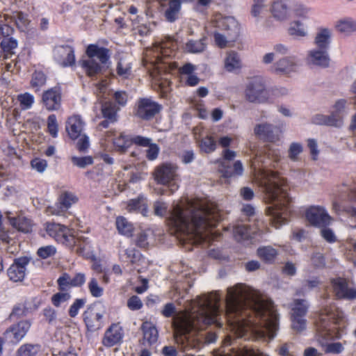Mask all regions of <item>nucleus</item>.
<instances>
[{
	"label": "nucleus",
	"mask_w": 356,
	"mask_h": 356,
	"mask_svg": "<svg viewBox=\"0 0 356 356\" xmlns=\"http://www.w3.org/2000/svg\"><path fill=\"white\" fill-rule=\"evenodd\" d=\"M220 296L216 293L202 295L193 301V312L184 313L176 316L172 322L175 338L185 349L200 348L202 337L198 331L202 330L210 325L222 327V311L220 307Z\"/></svg>",
	"instance_id": "1"
},
{
	"label": "nucleus",
	"mask_w": 356,
	"mask_h": 356,
	"mask_svg": "<svg viewBox=\"0 0 356 356\" xmlns=\"http://www.w3.org/2000/svg\"><path fill=\"white\" fill-rule=\"evenodd\" d=\"M216 203L197 199L186 209L177 206L166 219L172 233L184 242L199 245L206 241L210 231L220 220Z\"/></svg>",
	"instance_id": "2"
},
{
	"label": "nucleus",
	"mask_w": 356,
	"mask_h": 356,
	"mask_svg": "<svg viewBox=\"0 0 356 356\" xmlns=\"http://www.w3.org/2000/svg\"><path fill=\"white\" fill-rule=\"evenodd\" d=\"M252 315L264 322L272 337L275 335L279 321L276 312L266 308L262 302L254 300L243 284H238L228 288L223 318L229 325L235 328L245 324L254 323Z\"/></svg>",
	"instance_id": "3"
},
{
	"label": "nucleus",
	"mask_w": 356,
	"mask_h": 356,
	"mask_svg": "<svg viewBox=\"0 0 356 356\" xmlns=\"http://www.w3.org/2000/svg\"><path fill=\"white\" fill-rule=\"evenodd\" d=\"M261 185L265 199L272 205L266 207V213L270 216L272 226L279 228L289 221L291 215V200L289 196L286 181L280 173L264 171Z\"/></svg>",
	"instance_id": "4"
},
{
	"label": "nucleus",
	"mask_w": 356,
	"mask_h": 356,
	"mask_svg": "<svg viewBox=\"0 0 356 356\" xmlns=\"http://www.w3.org/2000/svg\"><path fill=\"white\" fill-rule=\"evenodd\" d=\"M287 93L285 88H274L268 90L266 88L263 79L260 76L252 78L247 84L245 96L247 101L251 103L262 104L268 102L273 96L284 95Z\"/></svg>",
	"instance_id": "5"
},
{
	"label": "nucleus",
	"mask_w": 356,
	"mask_h": 356,
	"mask_svg": "<svg viewBox=\"0 0 356 356\" xmlns=\"http://www.w3.org/2000/svg\"><path fill=\"white\" fill-rule=\"evenodd\" d=\"M338 315L334 305H329L323 307L318 313L315 321L317 340L323 343L332 337L331 325L337 323Z\"/></svg>",
	"instance_id": "6"
},
{
	"label": "nucleus",
	"mask_w": 356,
	"mask_h": 356,
	"mask_svg": "<svg viewBox=\"0 0 356 356\" xmlns=\"http://www.w3.org/2000/svg\"><path fill=\"white\" fill-rule=\"evenodd\" d=\"M177 168L170 163H163L157 166L154 172V179L157 184L168 185L163 190L162 195H171L177 191L179 186L175 182Z\"/></svg>",
	"instance_id": "7"
},
{
	"label": "nucleus",
	"mask_w": 356,
	"mask_h": 356,
	"mask_svg": "<svg viewBox=\"0 0 356 356\" xmlns=\"http://www.w3.org/2000/svg\"><path fill=\"white\" fill-rule=\"evenodd\" d=\"M213 24L215 27L227 31L226 35H222L216 31L213 33L215 42L220 48L227 46V38L234 40L238 35L239 28L237 22L232 17H221L216 19Z\"/></svg>",
	"instance_id": "8"
},
{
	"label": "nucleus",
	"mask_w": 356,
	"mask_h": 356,
	"mask_svg": "<svg viewBox=\"0 0 356 356\" xmlns=\"http://www.w3.org/2000/svg\"><path fill=\"white\" fill-rule=\"evenodd\" d=\"M347 191V194L341 195L342 200L333 202L332 209L339 216L356 218V180Z\"/></svg>",
	"instance_id": "9"
},
{
	"label": "nucleus",
	"mask_w": 356,
	"mask_h": 356,
	"mask_svg": "<svg viewBox=\"0 0 356 356\" xmlns=\"http://www.w3.org/2000/svg\"><path fill=\"white\" fill-rule=\"evenodd\" d=\"M45 229L49 236L68 248H74L75 236L67 226L56 222H47Z\"/></svg>",
	"instance_id": "10"
},
{
	"label": "nucleus",
	"mask_w": 356,
	"mask_h": 356,
	"mask_svg": "<svg viewBox=\"0 0 356 356\" xmlns=\"http://www.w3.org/2000/svg\"><path fill=\"white\" fill-rule=\"evenodd\" d=\"M346 101L338 100L334 106V111L330 115H316L313 118V122L316 124L339 127L343 123V116Z\"/></svg>",
	"instance_id": "11"
},
{
	"label": "nucleus",
	"mask_w": 356,
	"mask_h": 356,
	"mask_svg": "<svg viewBox=\"0 0 356 356\" xmlns=\"http://www.w3.org/2000/svg\"><path fill=\"white\" fill-rule=\"evenodd\" d=\"M161 105L151 98L143 97L138 99L134 113L143 120L153 119L161 110Z\"/></svg>",
	"instance_id": "12"
},
{
	"label": "nucleus",
	"mask_w": 356,
	"mask_h": 356,
	"mask_svg": "<svg viewBox=\"0 0 356 356\" xmlns=\"http://www.w3.org/2000/svg\"><path fill=\"white\" fill-rule=\"evenodd\" d=\"M236 156V152L229 149H225L222 152V160L220 161L219 172L225 178H230L232 177H238L242 175L243 172V167L241 161H236L234 163L233 166L226 165L225 161H232Z\"/></svg>",
	"instance_id": "13"
},
{
	"label": "nucleus",
	"mask_w": 356,
	"mask_h": 356,
	"mask_svg": "<svg viewBox=\"0 0 356 356\" xmlns=\"http://www.w3.org/2000/svg\"><path fill=\"white\" fill-rule=\"evenodd\" d=\"M53 58L62 67H72L76 65L74 47L69 44L56 46L53 49Z\"/></svg>",
	"instance_id": "14"
},
{
	"label": "nucleus",
	"mask_w": 356,
	"mask_h": 356,
	"mask_svg": "<svg viewBox=\"0 0 356 356\" xmlns=\"http://www.w3.org/2000/svg\"><path fill=\"white\" fill-rule=\"evenodd\" d=\"M31 325L29 321H20L8 327L3 334V337L8 343L17 345L26 336Z\"/></svg>",
	"instance_id": "15"
},
{
	"label": "nucleus",
	"mask_w": 356,
	"mask_h": 356,
	"mask_svg": "<svg viewBox=\"0 0 356 356\" xmlns=\"http://www.w3.org/2000/svg\"><path fill=\"white\" fill-rule=\"evenodd\" d=\"M330 284L334 296L338 300L356 299V289L348 286L347 279L341 277L332 278Z\"/></svg>",
	"instance_id": "16"
},
{
	"label": "nucleus",
	"mask_w": 356,
	"mask_h": 356,
	"mask_svg": "<svg viewBox=\"0 0 356 356\" xmlns=\"http://www.w3.org/2000/svg\"><path fill=\"white\" fill-rule=\"evenodd\" d=\"M62 89L56 86L47 90L42 95V103L49 111H58L61 107Z\"/></svg>",
	"instance_id": "17"
},
{
	"label": "nucleus",
	"mask_w": 356,
	"mask_h": 356,
	"mask_svg": "<svg viewBox=\"0 0 356 356\" xmlns=\"http://www.w3.org/2000/svg\"><path fill=\"white\" fill-rule=\"evenodd\" d=\"M309 222L316 227H327L331 222L332 218L326 210L321 207H311L305 213Z\"/></svg>",
	"instance_id": "18"
},
{
	"label": "nucleus",
	"mask_w": 356,
	"mask_h": 356,
	"mask_svg": "<svg viewBox=\"0 0 356 356\" xmlns=\"http://www.w3.org/2000/svg\"><path fill=\"white\" fill-rule=\"evenodd\" d=\"M83 320L87 330L93 332L103 325V314L95 305H89L83 314Z\"/></svg>",
	"instance_id": "19"
},
{
	"label": "nucleus",
	"mask_w": 356,
	"mask_h": 356,
	"mask_svg": "<svg viewBox=\"0 0 356 356\" xmlns=\"http://www.w3.org/2000/svg\"><path fill=\"white\" fill-rule=\"evenodd\" d=\"M30 261L31 258L26 256L15 259L13 263L7 270L10 280L14 282L23 281L26 275V266Z\"/></svg>",
	"instance_id": "20"
},
{
	"label": "nucleus",
	"mask_w": 356,
	"mask_h": 356,
	"mask_svg": "<svg viewBox=\"0 0 356 356\" xmlns=\"http://www.w3.org/2000/svg\"><path fill=\"white\" fill-rule=\"evenodd\" d=\"M254 131L259 138L270 143L278 141L282 132L281 127L268 123L257 124Z\"/></svg>",
	"instance_id": "21"
},
{
	"label": "nucleus",
	"mask_w": 356,
	"mask_h": 356,
	"mask_svg": "<svg viewBox=\"0 0 356 356\" xmlns=\"http://www.w3.org/2000/svg\"><path fill=\"white\" fill-rule=\"evenodd\" d=\"M58 290H70L73 287H81L86 282V275L83 273H77L71 278L67 273H63L58 278L57 281Z\"/></svg>",
	"instance_id": "22"
},
{
	"label": "nucleus",
	"mask_w": 356,
	"mask_h": 356,
	"mask_svg": "<svg viewBox=\"0 0 356 356\" xmlns=\"http://www.w3.org/2000/svg\"><path fill=\"white\" fill-rule=\"evenodd\" d=\"M140 329L143 333L141 344L148 347L156 345L159 340V330L156 325L146 321L142 323Z\"/></svg>",
	"instance_id": "23"
},
{
	"label": "nucleus",
	"mask_w": 356,
	"mask_h": 356,
	"mask_svg": "<svg viewBox=\"0 0 356 356\" xmlns=\"http://www.w3.org/2000/svg\"><path fill=\"white\" fill-rule=\"evenodd\" d=\"M86 54L89 58L96 57L102 65L111 63V51L106 47H99L96 44H90L86 49Z\"/></svg>",
	"instance_id": "24"
},
{
	"label": "nucleus",
	"mask_w": 356,
	"mask_h": 356,
	"mask_svg": "<svg viewBox=\"0 0 356 356\" xmlns=\"http://www.w3.org/2000/svg\"><path fill=\"white\" fill-rule=\"evenodd\" d=\"M196 67L192 63H187L178 68V73L181 81L186 86L193 87L200 83V78L195 74Z\"/></svg>",
	"instance_id": "25"
},
{
	"label": "nucleus",
	"mask_w": 356,
	"mask_h": 356,
	"mask_svg": "<svg viewBox=\"0 0 356 356\" xmlns=\"http://www.w3.org/2000/svg\"><path fill=\"white\" fill-rule=\"evenodd\" d=\"M123 334L122 327L118 323H113L105 332L102 343L106 347H112L122 341Z\"/></svg>",
	"instance_id": "26"
},
{
	"label": "nucleus",
	"mask_w": 356,
	"mask_h": 356,
	"mask_svg": "<svg viewBox=\"0 0 356 356\" xmlns=\"http://www.w3.org/2000/svg\"><path fill=\"white\" fill-rule=\"evenodd\" d=\"M84 122L79 115H73L67 118L65 129L68 136L74 140L82 135Z\"/></svg>",
	"instance_id": "27"
},
{
	"label": "nucleus",
	"mask_w": 356,
	"mask_h": 356,
	"mask_svg": "<svg viewBox=\"0 0 356 356\" xmlns=\"http://www.w3.org/2000/svg\"><path fill=\"white\" fill-rule=\"evenodd\" d=\"M156 51L159 52L161 56H157L156 62L163 63H165L163 60L165 58L170 57L175 54V51L177 49V42L170 39L168 38L164 41H161L155 47Z\"/></svg>",
	"instance_id": "28"
},
{
	"label": "nucleus",
	"mask_w": 356,
	"mask_h": 356,
	"mask_svg": "<svg viewBox=\"0 0 356 356\" xmlns=\"http://www.w3.org/2000/svg\"><path fill=\"white\" fill-rule=\"evenodd\" d=\"M309 57L313 65L326 67L329 65L330 58L327 54V50L317 49L309 52Z\"/></svg>",
	"instance_id": "29"
},
{
	"label": "nucleus",
	"mask_w": 356,
	"mask_h": 356,
	"mask_svg": "<svg viewBox=\"0 0 356 356\" xmlns=\"http://www.w3.org/2000/svg\"><path fill=\"white\" fill-rule=\"evenodd\" d=\"M286 0H273L271 13L273 17L279 20H284L289 15Z\"/></svg>",
	"instance_id": "30"
},
{
	"label": "nucleus",
	"mask_w": 356,
	"mask_h": 356,
	"mask_svg": "<svg viewBox=\"0 0 356 356\" xmlns=\"http://www.w3.org/2000/svg\"><path fill=\"white\" fill-rule=\"evenodd\" d=\"M80 65L85 71L86 75L90 77H93L99 74L102 72V67L104 66L93 58L83 60L81 61Z\"/></svg>",
	"instance_id": "31"
},
{
	"label": "nucleus",
	"mask_w": 356,
	"mask_h": 356,
	"mask_svg": "<svg viewBox=\"0 0 356 356\" xmlns=\"http://www.w3.org/2000/svg\"><path fill=\"white\" fill-rule=\"evenodd\" d=\"M112 143L115 151L122 154L131 145V137L121 133L113 138Z\"/></svg>",
	"instance_id": "32"
},
{
	"label": "nucleus",
	"mask_w": 356,
	"mask_h": 356,
	"mask_svg": "<svg viewBox=\"0 0 356 356\" xmlns=\"http://www.w3.org/2000/svg\"><path fill=\"white\" fill-rule=\"evenodd\" d=\"M77 202L78 197L73 193L65 191L60 195L57 205L61 211H65Z\"/></svg>",
	"instance_id": "33"
},
{
	"label": "nucleus",
	"mask_w": 356,
	"mask_h": 356,
	"mask_svg": "<svg viewBox=\"0 0 356 356\" xmlns=\"http://www.w3.org/2000/svg\"><path fill=\"white\" fill-rule=\"evenodd\" d=\"M15 20L5 15L0 17V39L10 36L14 32Z\"/></svg>",
	"instance_id": "34"
},
{
	"label": "nucleus",
	"mask_w": 356,
	"mask_h": 356,
	"mask_svg": "<svg viewBox=\"0 0 356 356\" xmlns=\"http://www.w3.org/2000/svg\"><path fill=\"white\" fill-rule=\"evenodd\" d=\"M74 246H76V253L85 259H89L90 255L93 254L90 251V242L88 238H75Z\"/></svg>",
	"instance_id": "35"
},
{
	"label": "nucleus",
	"mask_w": 356,
	"mask_h": 356,
	"mask_svg": "<svg viewBox=\"0 0 356 356\" xmlns=\"http://www.w3.org/2000/svg\"><path fill=\"white\" fill-rule=\"evenodd\" d=\"M116 228L121 235L130 237L133 235L134 226L124 216H118L115 220Z\"/></svg>",
	"instance_id": "36"
},
{
	"label": "nucleus",
	"mask_w": 356,
	"mask_h": 356,
	"mask_svg": "<svg viewBox=\"0 0 356 356\" xmlns=\"http://www.w3.org/2000/svg\"><path fill=\"white\" fill-rule=\"evenodd\" d=\"M180 0H170L168 8L165 12V17L170 22H173L178 18L179 13L181 10Z\"/></svg>",
	"instance_id": "37"
},
{
	"label": "nucleus",
	"mask_w": 356,
	"mask_h": 356,
	"mask_svg": "<svg viewBox=\"0 0 356 356\" xmlns=\"http://www.w3.org/2000/svg\"><path fill=\"white\" fill-rule=\"evenodd\" d=\"M10 223L13 227L18 231L29 233L32 231V222L30 219L25 217L18 216L10 220Z\"/></svg>",
	"instance_id": "38"
},
{
	"label": "nucleus",
	"mask_w": 356,
	"mask_h": 356,
	"mask_svg": "<svg viewBox=\"0 0 356 356\" xmlns=\"http://www.w3.org/2000/svg\"><path fill=\"white\" fill-rule=\"evenodd\" d=\"M127 210L130 213L141 211L145 216L147 208V205L143 203V197L138 196L137 198L131 199L127 202Z\"/></svg>",
	"instance_id": "39"
},
{
	"label": "nucleus",
	"mask_w": 356,
	"mask_h": 356,
	"mask_svg": "<svg viewBox=\"0 0 356 356\" xmlns=\"http://www.w3.org/2000/svg\"><path fill=\"white\" fill-rule=\"evenodd\" d=\"M47 76L42 71H35L31 76L30 82L31 87L33 89L34 92H39L41 88L46 84Z\"/></svg>",
	"instance_id": "40"
},
{
	"label": "nucleus",
	"mask_w": 356,
	"mask_h": 356,
	"mask_svg": "<svg viewBox=\"0 0 356 356\" xmlns=\"http://www.w3.org/2000/svg\"><path fill=\"white\" fill-rule=\"evenodd\" d=\"M40 344L24 343L17 350V356H36L40 351Z\"/></svg>",
	"instance_id": "41"
},
{
	"label": "nucleus",
	"mask_w": 356,
	"mask_h": 356,
	"mask_svg": "<svg viewBox=\"0 0 356 356\" xmlns=\"http://www.w3.org/2000/svg\"><path fill=\"white\" fill-rule=\"evenodd\" d=\"M257 255L265 262L273 263L277 255V252L272 247L264 246L258 248Z\"/></svg>",
	"instance_id": "42"
},
{
	"label": "nucleus",
	"mask_w": 356,
	"mask_h": 356,
	"mask_svg": "<svg viewBox=\"0 0 356 356\" xmlns=\"http://www.w3.org/2000/svg\"><path fill=\"white\" fill-rule=\"evenodd\" d=\"M330 32L327 29H322L316 35L315 44L320 49L327 50L330 44Z\"/></svg>",
	"instance_id": "43"
},
{
	"label": "nucleus",
	"mask_w": 356,
	"mask_h": 356,
	"mask_svg": "<svg viewBox=\"0 0 356 356\" xmlns=\"http://www.w3.org/2000/svg\"><path fill=\"white\" fill-rule=\"evenodd\" d=\"M225 67L229 72L241 67V60L236 52L231 51L225 59Z\"/></svg>",
	"instance_id": "44"
},
{
	"label": "nucleus",
	"mask_w": 356,
	"mask_h": 356,
	"mask_svg": "<svg viewBox=\"0 0 356 356\" xmlns=\"http://www.w3.org/2000/svg\"><path fill=\"white\" fill-rule=\"evenodd\" d=\"M69 291L59 290L58 292L54 294L51 298V304L56 307H59L63 303L69 301L71 299V294Z\"/></svg>",
	"instance_id": "45"
},
{
	"label": "nucleus",
	"mask_w": 356,
	"mask_h": 356,
	"mask_svg": "<svg viewBox=\"0 0 356 356\" xmlns=\"http://www.w3.org/2000/svg\"><path fill=\"white\" fill-rule=\"evenodd\" d=\"M205 38L197 40H190L186 43V50L190 53H200L206 48Z\"/></svg>",
	"instance_id": "46"
},
{
	"label": "nucleus",
	"mask_w": 356,
	"mask_h": 356,
	"mask_svg": "<svg viewBox=\"0 0 356 356\" xmlns=\"http://www.w3.org/2000/svg\"><path fill=\"white\" fill-rule=\"evenodd\" d=\"M295 65L292 60L289 58L280 59L275 64V72L277 73L287 74L294 70Z\"/></svg>",
	"instance_id": "47"
},
{
	"label": "nucleus",
	"mask_w": 356,
	"mask_h": 356,
	"mask_svg": "<svg viewBox=\"0 0 356 356\" xmlns=\"http://www.w3.org/2000/svg\"><path fill=\"white\" fill-rule=\"evenodd\" d=\"M102 113L105 119H109L111 122L117 121V108L111 102H106L102 105Z\"/></svg>",
	"instance_id": "48"
},
{
	"label": "nucleus",
	"mask_w": 356,
	"mask_h": 356,
	"mask_svg": "<svg viewBox=\"0 0 356 356\" xmlns=\"http://www.w3.org/2000/svg\"><path fill=\"white\" fill-rule=\"evenodd\" d=\"M200 147L202 152L209 154L216 150V142L213 136H207L200 140Z\"/></svg>",
	"instance_id": "49"
},
{
	"label": "nucleus",
	"mask_w": 356,
	"mask_h": 356,
	"mask_svg": "<svg viewBox=\"0 0 356 356\" xmlns=\"http://www.w3.org/2000/svg\"><path fill=\"white\" fill-rule=\"evenodd\" d=\"M233 235L238 242L247 240L250 236V229L244 225H237L234 227Z\"/></svg>",
	"instance_id": "50"
},
{
	"label": "nucleus",
	"mask_w": 356,
	"mask_h": 356,
	"mask_svg": "<svg viewBox=\"0 0 356 356\" xmlns=\"http://www.w3.org/2000/svg\"><path fill=\"white\" fill-rule=\"evenodd\" d=\"M336 28L341 33H350L356 31V22L351 19L340 20L337 24Z\"/></svg>",
	"instance_id": "51"
},
{
	"label": "nucleus",
	"mask_w": 356,
	"mask_h": 356,
	"mask_svg": "<svg viewBox=\"0 0 356 356\" xmlns=\"http://www.w3.org/2000/svg\"><path fill=\"white\" fill-rule=\"evenodd\" d=\"M88 288L90 295L94 298H99L104 294V289L99 285L95 277L90 278L88 284Z\"/></svg>",
	"instance_id": "52"
},
{
	"label": "nucleus",
	"mask_w": 356,
	"mask_h": 356,
	"mask_svg": "<svg viewBox=\"0 0 356 356\" xmlns=\"http://www.w3.org/2000/svg\"><path fill=\"white\" fill-rule=\"evenodd\" d=\"M304 300L297 299L294 301V306L292 308V316L304 317L307 312V307Z\"/></svg>",
	"instance_id": "53"
},
{
	"label": "nucleus",
	"mask_w": 356,
	"mask_h": 356,
	"mask_svg": "<svg viewBox=\"0 0 356 356\" xmlns=\"http://www.w3.org/2000/svg\"><path fill=\"white\" fill-rule=\"evenodd\" d=\"M0 46L4 53L11 54H13V50L17 47V42L9 36L3 38Z\"/></svg>",
	"instance_id": "54"
},
{
	"label": "nucleus",
	"mask_w": 356,
	"mask_h": 356,
	"mask_svg": "<svg viewBox=\"0 0 356 356\" xmlns=\"http://www.w3.org/2000/svg\"><path fill=\"white\" fill-rule=\"evenodd\" d=\"M86 303V298H76L70 305L68 309V315L71 318H75L81 309H82Z\"/></svg>",
	"instance_id": "55"
},
{
	"label": "nucleus",
	"mask_w": 356,
	"mask_h": 356,
	"mask_svg": "<svg viewBox=\"0 0 356 356\" xmlns=\"http://www.w3.org/2000/svg\"><path fill=\"white\" fill-rule=\"evenodd\" d=\"M71 161L74 165H76L80 168H85L86 166L93 163V158L91 156H73L71 157Z\"/></svg>",
	"instance_id": "56"
},
{
	"label": "nucleus",
	"mask_w": 356,
	"mask_h": 356,
	"mask_svg": "<svg viewBox=\"0 0 356 356\" xmlns=\"http://www.w3.org/2000/svg\"><path fill=\"white\" fill-rule=\"evenodd\" d=\"M47 131L53 138L58 136V124L56 116L54 114H51L47 118Z\"/></svg>",
	"instance_id": "57"
},
{
	"label": "nucleus",
	"mask_w": 356,
	"mask_h": 356,
	"mask_svg": "<svg viewBox=\"0 0 356 356\" xmlns=\"http://www.w3.org/2000/svg\"><path fill=\"white\" fill-rule=\"evenodd\" d=\"M56 254V248L51 245L40 247L37 251V255L42 259L54 257Z\"/></svg>",
	"instance_id": "58"
},
{
	"label": "nucleus",
	"mask_w": 356,
	"mask_h": 356,
	"mask_svg": "<svg viewBox=\"0 0 356 356\" xmlns=\"http://www.w3.org/2000/svg\"><path fill=\"white\" fill-rule=\"evenodd\" d=\"M116 72L119 76L128 79L131 73V66L129 63H123L120 60L117 64Z\"/></svg>",
	"instance_id": "59"
},
{
	"label": "nucleus",
	"mask_w": 356,
	"mask_h": 356,
	"mask_svg": "<svg viewBox=\"0 0 356 356\" xmlns=\"http://www.w3.org/2000/svg\"><path fill=\"white\" fill-rule=\"evenodd\" d=\"M17 99L23 109L30 108L34 103V97L29 92L19 95Z\"/></svg>",
	"instance_id": "60"
},
{
	"label": "nucleus",
	"mask_w": 356,
	"mask_h": 356,
	"mask_svg": "<svg viewBox=\"0 0 356 356\" xmlns=\"http://www.w3.org/2000/svg\"><path fill=\"white\" fill-rule=\"evenodd\" d=\"M289 33L294 38L304 37L307 34L305 29L302 27V24L298 21L291 24L289 29Z\"/></svg>",
	"instance_id": "61"
},
{
	"label": "nucleus",
	"mask_w": 356,
	"mask_h": 356,
	"mask_svg": "<svg viewBox=\"0 0 356 356\" xmlns=\"http://www.w3.org/2000/svg\"><path fill=\"white\" fill-rule=\"evenodd\" d=\"M27 313V308L24 304H17L14 306L13 310L9 315L10 320L17 319L24 316H26Z\"/></svg>",
	"instance_id": "62"
},
{
	"label": "nucleus",
	"mask_w": 356,
	"mask_h": 356,
	"mask_svg": "<svg viewBox=\"0 0 356 356\" xmlns=\"http://www.w3.org/2000/svg\"><path fill=\"white\" fill-rule=\"evenodd\" d=\"M303 151L302 145L298 143H292L289 148V158L293 161H296L298 159V155Z\"/></svg>",
	"instance_id": "63"
},
{
	"label": "nucleus",
	"mask_w": 356,
	"mask_h": 356,
	"mask_svg": "<svg viewBox=\"0 0 356 356\" xmlns=\"http://www.w3.org/2000/svg\"><path fill=\"white\" fill-rule=\"evenodd\" d=\"M127 305L130 310L136 311L143 307V303L138 296H132L127 300Z\"/></svg>",
	"instance_id": "64"
}]
</instances>
